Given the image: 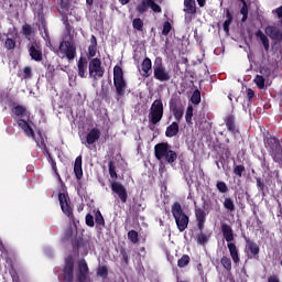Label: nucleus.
<instances>
[{
    "label": "nucleus",
    "mask_w": 282,
    "mask_h": 282,
    "mask_svg": "<svg viewBox=\"0 0 282 282\" xmlns=\"http://www.w3.org/2000/svg\"><path fill=\"white\" fill-rule=\"evenodd\" d=\"M263 142L273 162L276 164H282V145L279 138L272 135L270 132H267V134L263 137Z\"/></svg>",
    "instance_id": "1"
},
{
    "label": "nucleus",
    "mask_w": 282,
    "mask_h": 282,
    "mask_svg": "<svg viewBox=\"0 0 282 282\" xmlns=\"http://www.w3.org/2000/svg\"><path fill=\"white\" fill-rule=\"evenodd\" d=\"M171 213L175 220L177 230L180 232H184V230L188 228L191 218H188V215L184 213V209L182 208V204H180V202H175L174 204H172Z\"/></svg>",
    "instance_id": "2"
},
{
    "label": "nucleus",
    "mask_w": 282,
    "mask_h": 282,
    "mask_svg": "<svg viewBox=\"0 0 282 282\" xmlns=\"http://www.w3.org/2000/svg\"><path fill=\"white\" fill-rule=\"evenodd\" d=\"M162 118H164V104L162 102V99H156L152 102L148 115L150 127L160 124Z\"/></svg>",
    "instance_id": "3"
},
{
    "label": "nucleus",
    "mask_w": 282,
    "mask_h": 282,
    "mask_svg": "<svg viewBox=\"0 0 282 282\" xmlns=\"http://www.w3.org/2000/svg\"><path fill=\"white\" fill-rule=\"evenodd\" d=\"M57 56L66 58L69 62L75 61L77 56L76 42L74 39L62 41L58 46Z\"/></svg>",
    "instance_id": "4"
},
{
    "label": "nucleus",
    "mask_w": 282,
    "mask_h": 282,
    "mask_svg": "<svg viewBox=\"0 0 282 282\" xmlns=\"http://www.w3.org/2000/svg\"><path fill=\"white\" fill-rule=\"evenodd\" d=\"M113 85L117 96L122 98L127 91V82L124 80V72L119 65L113 67Z\"/></svg>",
    "instance_id": "5"
},
{
    "label": "nucleus",
    "mask_w": 282,
    "mask_h": 282,
    "mask_svg": "<svg viewBox=\"0 0 282 282\" xmlns=\"http://www.w3.org/2000/svg\"><path fill=\"white\" fill-rule=\"evenodd\" d=\"M153 78L159 80V83H169L171 80V73L166 70L162 57H155L153 65Z\"/></svg>",
    "instance_id": "6"
},
{
    "label": "nucleus",
    "mask_w": 282,
    "mask_h": 282,
    "mask_svg": "<svg viewBox=\"0 0 282 282\" xmlns=\"http://www.w3.org/2000/svg\"><path fill=\"white\" fill-rule=\"evenodd\" d=\"M88 74L95 83L100 80L105 76V67H102V62L98 57H94L88 63Z\"/></svg>",
    "instance_id": "7"
},
{
    "label": "nucleus",
    "mask_w": 282,
    "mask_h": 282,
    "mask_svg": "<svg viewBox=\"0 0 282 282\" xmlns=\"http://www.w3.org/2000/svg\"><path fill=\"white\" fill-rule=\"evenodd\" d=\"M210 206H213V203L210 200H204L203 208L195 207L194 213H195V217H196V224H197V228L200 232H202V230H204V226L206 225V215H208L207 213H210Z\"/></svg>",
    "instance_id": "8"
},
{
    "label": "nucleus",
    "mask_w": 282,
    "mask_h": 282,
    "mask_svg": "<svg viewBox=\"0 0 282 282\" xmlns=\"http://www.w3.org/2000/svg\"><path fill=\"white\" fill-rule=\"evenodd\" d=\"M58 202L64 215H66L68 219H74V208L72 207V202L69 200V196L65 193H59Z\"/></svg>",
    "instance_id": "9"
},
{
    "label": "nucleus",
    "mask_w": 282,
    "mask_h": 282,
    "mask_svg": "<svg viewBox=\"0 0 282 282\" xmlns=\"http://www.w3.org/2000/svg\"><path fill=\"white\" fill-rule=\"evenodd\" d=\"M89 279V265L87 264V260L82 259L78 262L77 272H76V281L77 282H86Z\"/></svg>",
    "instance_id": "10"
},
{
    "label": "nucleus",
    "mask_w": 282,
    "mask_h": 282,
    "mask_svg": "<svg viewBox=\"0 0 282 282\" xmlns=\"http://www.w3.org/2000/svg\"><path fill=\"white\" fill-rule=\"evenodd\" d=\"M111 191L112 193H116V195H118L122 204H127V199H129V194L127 193V187H124L122 183L113 181L111 183Z\"/></svg>",
    "instance_id": "11"
},
{
    "label": "nucleus",
    "mask_w": 282,
    "mask_h": 282,
    "mask_svg": "<svg viewBox=\"0 0 282 282\" xmlns=\"http://www.w3.org/2000/svg\"><path fill=\"white\" fill-rule=\"evenodd\" d=\"M62 272L66 282H74V258L72 256L65 259Z\"/></svg>",
    "instance_id": "12"
},
{
    "label": "nucleus",
    "mask_w": 282,
    "mask_h": 282,
    "mask_svg": "<svg viewBox=\"0 0 282 282\" xmlns=\"http://www.w3.org/2000/svg\"><path fill=\"white\" fill-rule=\"evenodd\" d=\"M264 32L271 41H278V43H282V31L276 25H268L264 29Z\"/></svg>",
    "instance_id": "13"
},
{
    "label": "nucleus",
    "mask_w": 282,
    "mask_h": 282,
    "mask_svg": "<svg viewBox=\"0 0 282 282\" xmlns=\"http://www.w3.org/2000/svg\"><path fill=\"white\" fill-rule=\"evenodd\" d=\"M224 122L226 124L227 131L231 133V135H237V133H239V127H237V118L235 115L226 116Z\"/></svg>",
    "instance_id": "14"
},
{
    "label": "nucleus",
    "mask_w": 282,
    "mask_h": 282,
    "mask_svg": "<svg viewBox=\"0 0 282 282\" xmlns=\"http://www.w3.org/2000/svg\"><path fill=\"white\" fill-rule=\"evenodd\" d=\"M29 54L32 61H35L36 63H41V61H43V50L37 43H33L30 45Z\"/></svg>",
    "instance_id": "15"
},
{
    "label": "nucleus",
    "mask_w": 282,
    "mask_h": 282,
    "mask_svg": "<svg viewBox=\"0 0 282 282\" xmlns=\"http://www.w3.org/2000/svg\"><path fill=\"white\" fill-rule=\"evenodd\" d=\"M220 230L227 243H232V241H235V231L232 230V227L230 225L223 223L220 225Z\"/></svg>",
    "instance_id": "16"
},
{
    "label": "nucleus",
    "mask_w": 282,
    "mask_h": 282,
    "mask_svg": "<svg viewBox=\"0 0 282 282\" xmlns=\"http://www.w3.org/2000/svg\"><path fill=\"white\" fill-rule=\"evenodd\" d=\"M17 124L18 127H20V129H22V131H24L28 138H32L33 140H36V134L34 133V129H32V127L25 119H18Z\"/></svg>",
    "instance_id": "17"
},
{
    "label": "nucleus",
    "mask_w": 282,
    "mask_h": 282,
    "mask_svg": "<svg viewBox=\"0 0 282 282\" xmlns=\"http://www.w3.org/2000/svg\"><path fill=\"white\" fill-rule=\"evenodd\" d=\"M170 149H171V145H169V143H166V142L158 143L154 147V155H155L156 160H164V158Z\"/></svg>",
    "instance_id": "18"
},
{
    "label": "nucleus",
    "mask_w": 282,
    "mask_h": 282,
    "mask_svg": "<svg viewBox=\"0 0 282 282\" xmlns=\"http://www.w3.org/2000/svg\"><path fill=\"white\" fill-rule=\"evenodd\" d=\"M245 241H246V250L250 252L251 257H254V259H259V252H261L259 245H257V242H254L248 237H245Z\"/></svg>",
    "instance_id": "19"
},
{
    "label": "nucleus",
    "mask_w": 282,
    "mask_h": 282,
    "mask_svg": "<svg viewBox=\"0 0 282 282\" xmlns=\"http://www.w3.org/2000/svg\"><path fill=\"white\" fill-rule=\"evenodd\" d=\"M87 65H88L87 57L80 56L77 62V72H78L79 78H87Z\"/></svg>",
    "instance_id": "20"
},
{
    "label": "nucleus",
    "mask_w": 282,
    "mask_h": 282,
    "mask_svg": "<svg viewBox=\"0 0 282 282\" xmlns=\"http://www.w3.org/2000/svg\"><path fill=\"white\" fill-rule=\"evenodd\" d=\"M100 140V129L93 128L86 135L87 144H96Z\"/></svg>",
    "instance_id": "21"
},
{
    "label": "nucleus",
    "mask_w": 282,
    "mask_h": 282,
    "mask_svg": "<svg viewBox=\"0 0 282 282\" xmlns=\"http://www.w3.org/2000/svg\"><path fill=\"white\" fill-rule=\"evenodd\" d=\"M229 254L236 265H239L241 259L239 258V249H237V245L234 242L227 243Z\"/></svg>",
    "instance_id": "22"
},
{
    "label": "nucleus",
    "mask_w": 282,
    "mask_h": 282,
    "mask_svg": "<svg viewBox=\"0 0 282 282\" xmlns=\"http://www.w3.org/2000/svg\"><path fill=\"white\" fill-rule=\"evenodd\" d=\"M96 52H98V40L96 35L90 36V45L88 46L87 58L91 61L94 56H96Z\"/></svg>",
    "instance_id": "23"
},
{
    "label": "nucleus",
    "mask_w": 282,
    "mask_h": 282,
    "mask_svg": "<svg viewBox=\"0 0 282 282\" xmlns=\"http://www.w3.org/2000/svg\"><path fill=\"white\" fill-rule=\"evenodd\" d=\"M74 173L77 180H83V155L75 159Z\"/></svg>",
    "instance_id": "24"
},
{
    "label": "nucleus",
    "mask_w": 282,
    "mask_h": 282,
    "mask_svg": "<svg viewBox=\"0 0 282 282\" xmlns=\"http://www.w3.org/2000/svg\"><path fill=\"white\" fill-rule=\"evenodd\" d=\"M141 69L143 72V77L149 78L151 76V69H153V63L151 62V58L145 57L141 64Z\"/></svg>",
    "instance_id": "25"
},
{
    "label": "nucleus",
    "mask_w": 282,
    "mask_h": 282,
    "mask_svg": "<svg viewBox=\"0 0 282 282\" xmlns=\"http://www.w3.org/2000/svg\"><path fill=\"white\" fill-rule=\"evenodd\" d=\"M186 14H197V3L195 0H184V10Z\"/></svg>",
    "instance_id": "26"
},
{
    "label": "nucleus",
    "mask_w": 282,
    "mask_h": 282,
    "mask_svg": "<svg viewBox=\"0 0 282 282\" xmlns=\"http://www.w3.org/2000/svg\"><path fill=\"white\" fill-rule=\"evenodd\" d=\"M180 133V123L177 121L172 122L165 130L166 138H175Z\"/></svg>",
    "instance_id": "27"
},
{
    "label": "nucleus",
    "mask_w": 282,
    "mask_h": 282,
    "mask_svg": "<svg viewBox=\"0 0 282 282\" xmlns=\"http://www.w3.org/2000/svg\"><path fill=\"white\" fill-rule=\"evenodd\" d=\"M11 112L15 118H23V116H28V107L23 105H17L11 109Z\"/></svg>",
    "instance_id": "28"
},
{
    "label": "nucleus",
    "mask_w": 282,
    "mask_h": 282,
    "mask_svg": "<svg viewBox=\"0 0 282 282\" xmlns=\"http://www.w3.org/2000/svg\"><path fill=\"white\" fill-rule=\"evenodd\" d=\"M256 36L257 39H259L265 50V52H270V40L268 39V36L265 34H263V31L258 30L256 32Z\"/></svg>",
    "instance_id": "29"
},
{
    "label": "nucleus",
    "mask_w": 282,
    "mask_h": 282,
    "mask_svg": "<svg viewBox=\"0 0 282 282\" xmlns=\"http://www.w3.org/2000/svg\"><path fill=\"white\" fill-rule=\"evenodd\" d=\"M223 206L227 213H235L236 210L235 200L231 197H225Z\"/></svg>",
    "instance_id": "30"
},
{
    "label": "nucleus",
    "mask_w": 282,
    "mask_h": 282,
    "mask_svg": "<svg viewBox=\"0 0 282 282\" xmlns=\"http://www.w3.org/2000/svg\"><path fill=\"white\" fill-rule=\"evenodd\" d=\"M21 80H30L32 78V67L25 66L19 74Z\"/></svg>",
    "instance_id": "31"
},
{
    "label": "nucleus",
    "mask_w": 282,
    "mask_h": 282,
    "mask_svg": "<svg viewBox=\"0 0 282 282\" xmlns=\"http://www.w3.org/2000/svg\"><path fill=\"white\" fill-rule=\"evenodd\" d=\"M21 34L22 36H24V39H28L30 41V37L32 36V34H34V29L32 28L31 24L24 23L22 25Z\"/></svg>",
    "instance_id": "32"
},
{
    "label": "nucleus",
    "mask_w": 282,
    "mask_h": 282,
    "mask_svg": "<svg viewBox=\"0 0 282 282\" xmlns=\"http://www.w3.org/2000/svg\"><path fill=\"white\" fill-rule=\"evenodd\" d=\"M163 158L165 159V162H167L169 164H173V162L177 161V152L173 150H169L165 156Z\"/></svg>",
    "instance_id": "33"
},
{
    "label": "nucleus",
    "mask_w": 282,
    "mask_h": 282,
    "mask_svg": "<svg viewBox=\"0 0 282 282\" xmlns=\"http://www.w3.org/2000/svg\"><path fill=\"white\" fill-rule=\"evenodd\" d=\"M132 28L138 32H144V21H142L140 18L133 19Z\"/></svg>",
    "instance_id": "34"
},
{
    "label": "nucleus",
    "mask_w": 282,
    "mask_h": 282,
    "mask_svg": "<svg viewBox=\"0 0 282 282\" xmlns=\"http://www.w3.org/2000/svg\"><path fill=\"white\" fill-rule=\"evenodd\" d=\"M232 173L236 175V177H243V173H246V165H234Z\"/></svg>",
    "instance_id": "35"
},
{
    "label": "nucleus",
    "mask_w": 282,
    "mask_h": 282,
    "mask_svg": "<svg viewBox=\"0 0 282 282\" xmlns=\"http://www.w3.org/2000/svg\"><path fill=\"white\" fill-rule=\"evenodd\" d=\"M137 12H139V14H144V12H149V0H142L141 3L137 6Z\"/></svg>",
    "instance_id": "36"
},
{
    "label": "nucleus",
    "mask_w": 282,
    "mask_h": 282,
    "mask_svg": "<svg viewBox=\"0 0 282 282\" xmlns=\"http://www.w3.org/2000/svg\"><path fill=\"white\" fill-rule=\"evenodd\" d=\"M220 263H221L223 268H225V270H227V272H230V270H232V260H230V258L224 256L220 259Z\"/></svg>",
    "instance_id": "37"
},
{
    "label": "nucleus",
    "mask_w": 282,
    "mask_h": 282,
    "mask_svg": "<svg viewBox=\"0 0 282 282\" xmlns=\"http://www.w3.org/2000/svg\"><path fill=\"white\" fill-rule=\"evenodd\" d=\"M191 102L193 105H199L202 102V91L199 89H195L191 97Z\"/></svg>",
    "instance_id": "38"
},
{
    "label": "nucleus",
    "mask_w": 282,
    "mask_h": 282,
    "mask_svg": "<svg viewBox=\"0 0 282 282\" xmlns=\"http://www.w3.org/2000/svg\"><path fill=\"white\" fill-rule=\"evenodd\" d=\"M169 105H170V111H174L176 109L184 107L182 106V102H180V99L177 97L172 98Z\"/></svg>",
    "instance_id": "39"
},
{
    "label": "nucleus",
    "mask_w": 282,
    "mask_h": 282,
    "mask_svg": "<svg viewBox=\"0 0 282 282\" xmlns=\"http://www.w3.org/2000/svg\"><path fill=\"white\" fill-rule=\"evenodd\" d=\"M216 188H217L218 193H221L223 195H226V193H228V191H229L228 184H226V182H224V181H218L216 183Z\"/></svg>",
    "instance_id": "40"
},
{
    "label": "nucleus",
    "mask_w": 282,
    "mask_h": 282,
    "mask_svg": "<svg viewBox=\"0 0 282 282\" xmlns=\"http://www.w3.org/2000/svg\"><path fill=\"white\" fill-rule=\"evenodd\" d=\"M253 83H256L258 89L265 88V77H263L262 75H256Z\"/></svg>",
    "instance_id": "41"
},
{
    "label": "nucleus",
    "mask_w": 282,
    "mask_h": 282,
    "mask_svg": "<svg viewBox=\"0 0 282 282\" xmlns=\"http://www.w3.org/2000/svg\"><path fill=\"white\" fill-rule=\"evenodd\" d=\"M140 236H139V234H138V231H135V230H130V231H128V239H129V241L131 242V243H138L139 241H140V238H139Z\"/></svg>",
    "instance_id": "42"
},
{
    "label": "nucleus",
    "mask_w": 282,
    "mask_h": 282,
    "mask_svg": "<svg viewBox=\"0 0 282 282\" xmlns=\"http://www.w3.org/2000/svg\"><path fill=\"white\" fill-rule=\"evenodd\" d=\"M172 113L177 122H182V119L184 118V106L176 110H172Z\"/></svg>",
    "instance_id": "43"
},
{
    "label": "nucleus",
    "mask_w": 282,
    "mask_h": 282,
    "mask_svg": "<svg viewBox=\"0 0 282 282\" xmlns=\"http://www.w3.org/2000/svg\"><path fill=\"white\" fill-rule=\"evenodd\" d=\"M256 184L259 193H261L262 195H265V181H263V178L261 177H257Z\"/></svg>",
    "instance_id": "44"
},
{
    "label": "nucleus",
    "mask_w": 282,
    "mask_h": 282,
    "mask_svg": "<svg viewBox=\"0 0 282 282\" xmlns=\"http://www.w3.org/2000/svg\"><path fill=\"white\" fill-rule=\"evenodd\" d=\"M120 254H121V260L123 261L124 265H129V250H127V248L121 247L120 248Z\"/></svg>",
    "instance_id": "45"
},
{
    "label": "nucleus",
    "mask_w": 282,
    "mask_h": 282,
    "mask_svg": "<svg viewBox=\"0 0 282 282\" xmlns=\"http://www.w3.org/2000/svg\"><path fill=\"white\" fill-rule=\"evenodd\" d=\"M46 153H47V155H48V158H50V160H51V166H52V169H53V171H54V173H55L57 180H58L59 182H63V180L61 178V174L58 173V167H56V161H54V160L52 159V154H50L48 151H46Z\"/></svg>",
    "instance_id": "46"
},
{
    "label": "nucleus",
    "mask_w": 282,
    "mask_h": 282,
    "mask_svg": "<svg viewBox=\"0 0 282 282\" xmlns=\"http://www.w3.org/2000/svg\"><path fill=\"white\" fill-rule=\"evenodd\" d=\"M95 224L105 228V217L102 216V213H100V210H97L95 214Z\"/></svg>",
    "instance_id": "47"
},
{
    "label": "nucleus",
    "mask_w": 282,
    "mask_h": 282,
    "mask_svg": "<svg viewBox=\"0 0 282 282\" xmlns=\"http://www.w3.org/2000/svg\"><path fill=\"white\" fill-rule=\"evenodd\" d=\"M73 248L74 250H77V252L80 250V248H85V239L83 237H79L73 241Z\"/></svg>",
    "instance_id": "48"
},
{
    "label": "nucleus",
    "mask_w": 282,
    "mask_h": 282,
    "mask_svg": "<svg viewBox=\"0 0 282 282\" xmlns=\"http://www.w3.org/2000/svg\"><path fill=\"white\" fill-rule=\"evenodd\" d=\"M189 263H191V257H188V254L182 256V258L178 259L177 261L178 268H186V265H188Z\"/></svg>",
    "instance_id": "49"
},
{
    "label": "nucleus",
    "mask_w": 282,
    "mask_h": 282,
    "mask_svg": "<svg viewBox=\"0 0 282 282\" xmlns=\"http://www.w3.org/2000/svg\"><path fill=\"white\" fill-rule=\"evenodd\" d=\"M193 106H188L187 109H186V113H185V122L187 124H193Z\"/></svg>",
    "instance_id": "50"
},
{
    "label": "nucleus",
    "mask_w": 282,
    "mask_h": 282,
    "mask_svg": "<svg viewBox=\"0 0 282 282\" xmlns=\"http://www.w3.org/2000/svg\"><path fill=\"white\" fill-rule=\"evenodd\" d=\"M108 166L111 180H118V173L116 172V165L113 164V161H109Z\"/></svg>",
    "instance_id": "51"
},
{
    "label": "nucleus",
    "mask_w": 282,
    "mask_h": 282,
    "mask_svg": "<svg viewBox=\"0 0 282 282\" xmlns=\"http://www.w3.org/2000/svg\"><path fill=\"white\" fill-rule=\"evenodd\" d=\"M149 8L156 12V14H160L162 12V7L160 4L155 3V0H148Z\"/></svg>",
    "instance_id": "52"
},
{
    "label": "nucleus",
    "mask_w": 282,
    "mask_h": 282,
    "mask_svg": "<svg viewBox=\"0 0 282 282\" xmlns=\"http://www.w3.org/2000/svg\"><path fill=\"white\" fill-rule=\"evenodd\" d=\"M6 50H14L17 47V41L12 37H8L4 42Z\"/></svg>",
    "instance_id": "53"
},
{
    "label": "nucleus",
    "mask_w": 282,
    "mask_h": 282,
    "mask_svg": "<svg viewBox=\"0 0 282 282\" xmlns=\"http://www.w3.org/2000/svg\"><path fill=\"white\" fill-rule=\"evenodd\" d=\"M197 243H199V246H205V243H208V236L200 231L197 235Z\"/></svg>",
    "instance_id": "54"
},
{
    "label": "nucleus",
    "mask_w": 282,
    "mask_h": 282,
    "mask_svg": "<svg viewBox=\"0 0 282 282\" xmlns=\"http://www.w3.org/2000/svg\"><path fill=\"white\" fill-rule=\"evenodd\" d=\"M248 4H242L240 9V14H242L241 23H246L248 21Z\"/></svg>",
    "instance_id": "55"
},
{
    "label": "nucleus",
    "mask_w": 282,
    "mask_h": 282,
    "mask_svg": "<svg viewBox=\"0 0 282 282\" xmlns=\"http://www.w3.org/2000/svg\"><path fill=\"white\" fill-rule=\"evenodd\" d=\"M171 30H173V26L171 25V22L165 21L163 23L162 35L163 36H169V34L171 33Z\"/></svg>",
    "instance_id": "56"
},
{
    "label": "nucleus",
    "mask_w": 282,
    "mask_h": 282,
    "mask_svg": "<svg viewBox=\"0 0 282 282\" xmlns=\"http://www.w3.org/2000/svg\"><path fill=\"white\" fill-rule=\"evenodd\" d=\"M69 8H72V0H61V10L63 12H69Z\"/></svg>",
    "instance_id": "57"
},
{
    "label": "nucleus",
    "mask_w": 282,
    "mask_h": 282,
    "mask_svg": "<svg viewBox=\"0 0 282 282\" xmlns=\"http://www.w3.org/2000/svg\"><path fill=\"white\" fill-rule=\"evenodd\" d=\"M65 25V33L69 36V39H74V26L69 22H66Z\"/></svg>",
    "instance_id": "58"
},
{
    "label": "nucleus",
    "mask_w": 282,
    "mask_h": 282,
    "mask_svg": "<svg viewBox=\"0 0 282 282\" xmlns=\"http://www.w3.org/2000/svg\"><path fill=\"white\" fill-rule=\"evenodd\" d=\"M85 219L86 226H88L89 228H94V226H96V223L94 221V216L91 214H87Z\"/></svg>",
    "instance_id": "59"
},
{
    "label": "nucleus",
    "mask_w": 282,
    "mask_h": 282,
    "mask_svg": "<svg viewBox=\"0 0 282 282\" xmlns=\"http://www.w3.org/2000/svg\"><path fill=\"white\" fill-rule=\"evenodd\" d=\"M40 31H43L45 36H50V31H47V22L45 20H41V24L39 26Z\"/></svg>",
    "instance_id": "60"
},
{
    "label": "nucleus",
    "mask_w": 282,
    "mask_h": 282,
    "mask_svg": "<svg viewBox=\"0 0 282 282\" xmlns=\"http://www.w3.org/2000/svg\"><path fill=\"white\" fill-rule=\"evenodd\" d=\"M54 72H56V68L54 67V65L48 64L46 67V75L50 76V78H54L55 76Z\"/></svg>",
    "instance_id": "61"
},
{
    "label": "nucleus",
    "mask_w": 282,
    "mask_h": 282,
    "mask_svg": "<svg viewBox=\"0 0 282 282\" xmlns=\"http://www.w3.org/2000/svg\"><path fill=\"white\" fill-rule=\"evenodd\" d=\"M72 237H74V231L72 230V228H68L65 234H64V239L66 241H69V239H72Z\"/></svg>",
    "instance_id": "62"
},
{
    "label": "nucleus",
    "mask_w": 282,
    "mask_h": 282,
    "mask_svg": "<svg viewBox=\"0 0 282 282\" xmlns=\"http://www.w3.org/2000/svg\"><path fill=\"white\" fill-rule=\"evenodd\" d=\"M98 274H99L100 276H107V274H109V270L107 269V267H101V268H99V270H98Z\"/></svg>",
    "instance_id": "63"
},
{
    "label": "nucleus",
    "mask_w": 282,
    "mask_h": 282,
    "mask_svg": "<svg viewBox=\"0 0 282 282\" xmlns=\"http://www.w3.org/2000/svg\"><path fill=\"white\" fill-rule=\"evenodd\" d=\"M232 23V21L230 20H226L224 23H223V28H224V31L225 32H230V24Z\"/></svg>",
    "instance_id": "64"
}]
</instances>
